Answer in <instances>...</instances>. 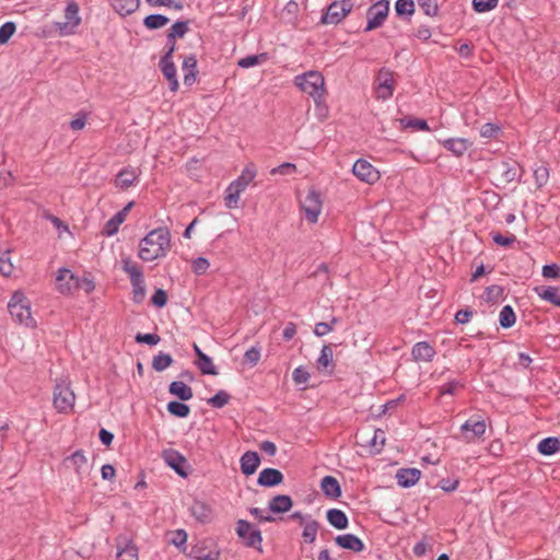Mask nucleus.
Masks as SVG:
<instances>
[{
	"label": "nucleus",
	"mask_w": 560,
	"mask_h": 560,
	"mask_svg": "<svg viewBox=\"0 0 560 560\" xmlns=\"http://www.w3.org/2000/svg\"><path fill=\"white\" fill-rule=\"evenodd\" d=\"M388 12H389V1L388 0H380L376 3H374L373 5H371L366 12L368 23L364 28V32H370V31L381 27L384 24L387 15H388Z\"/></svg>",
	"instance_id": "6e6552de"
},
{
	"label": "nucleus",
	"mask_w": 560,
	"mask_h": 560,
	"mask_svg": "<svg viewBox=\"0 0 560 560\" xmlns=\"http://www.w3.org/2000/svg\"><path fill=\"white\" fill-rule=\"evenodd\" d=\"M66 460H69L72 463V465L75 468V472L78 475L82 474V468L88 463V459L82 450L75 451L73 454H71L69 457H67Z\"/></svg>",
	"instance_id": "49530a36"
},
{
	"label": "nucleus",
	"mask_w": 560,
	"mask_h": 560,
	"mask_svg": "<svg viewBox=\"0 0 560 560\" xmlns=\"http://www.w3.org/2000/svg\"><path fill=\"white\" fill-rule=\"evenodd\" d=\"M184 84L191 86L197 79V58L194 54L186 56L183 60Z\"/></svg>",
	"instance_id": "aec40b11"
},
{
	"label": "nucleus",
	"mask_w": 560,
	"mask_h": 560,
	"mask_svg": "<svg viewBox=\"0 0 560 560\" xmlns=\"http://www.w3.org/2000/svg\"><path fill=\"white\" fill-rule=\"evenodd\" d=\"M8 310L10 315H23L24 312L31 315V302L23 292L16 291L8 303Z\"/></svg>",
	"instance_id": "dca6fc26"
},
{
	"label": "nucleus",
	"mask_w": 560,
	"mask_h": 560,
	"mask_svg": "<svg viewBox=\"0 0 560 560\" xmlns=\"http://www.w3.org/2000/svg\"><path fill=\"white\" fill-rule=\"evenodd\" d=\"M283 474L276 468H265L259 472L257 483L261 487L272 488L282 483Z\"/></svg>",
	"instance_id": "a211bd4d"
},
{
	"label": "nucleus",
	"mask_w": 560,
	"mask_h": 560,
	"mask_svg": "<svg viewBox=\"0 0 560 560\" xmlns=\"http://www.w3.org/2000/svg\"><path fill=\"white\" fill-rule=\"evenodd\" d=\"M138 175L133 168H124L117 174L115 185L121 189H127L135 184Z\"/></svg>",
	"instance_id": "473e14b6"
},
{
	"label": "nucleus",
	"mask_w": 560,
	"mask_h": 560,
	"mask_svg": "<svg viewBox=\"0 0 560 560\" xmlns=\"http://www.w3.org/2000/svg\"><path fill=\"white\" fill-rule=\"evenodd\" d=\"M318 528H319V523L316 520H312V518L308 520L305 523V526H304V529L302 533V537H303L304 541L307 544H313L316 539Z\"/></svg>",
	"instance_id": "37998d69"
},
{
	"label": "nucleus",
	"mask_w": 560,
	"mask_h": 560,
	"mask_svg": "<svg viewBox=\"0 0 560 560\" xmlns=\"http://www.w3.org/2000/svg\"><path fill=\"white\" fill-rule=\"evenodd\" d=\"M486 433V422L479 418L471 417L460 425V435L457 439L465 443H474Z\"/></svg>",
	"instance_id": "9d476101"
},
{
	"label": "nucleus",
	"mask_w": 560,
	"mask_h": 560,
	"mask_svg": "<svg viewBox=\"0 0 560 560\" xmlns=\"http://www.w3.org/2000/svg\"><path fill=\"white\" fill-rule=\"evenodd\" d=\"M174 363V359L171 354L159 352L152 359V369L155 372H163Z\"/></svg>",
	"instance_id": "4c0bfd02"
},
{
	"label": "nucleus",
	"mask_w": 560,
	"mask_h": 560,
	"mask_svg": "<svg viewBox=\"0 0 560 560\" xmlns=\"http://www.w3.org/2000/svg\"><path fill=\"white\" fill-rule=\"evenodd\" d=\"M329 368V373H332L335 364L332 360V349L330 346L325 345L322 348L320 355L317 359L318 371H324Z\"/></svg>",
	"instance_id": "72a5a7b5"
},
{
	"label": "nucleus",
	"mask_w": 560,
	"mask_h": 560,
	"mask_svg": "<svg viewBox=\"0 0 560 560\" xmlns=\"http://www.w3.org/2000/svg\"><path fill=\"white\" fill-rule=\"evenodd\" d=\"M171 544L180 550L185 551L186 541H187V533L184 529H177L172 533Z\"/></svg>",
	"instance_id": "864d4df0"
},
{
	"label": "nucleus",
	"mask_w": 560,
	"mask_h": 560,
	"mask_svg": "<svg viewBox=\"0 0 560 560\" xmlns=\"http://www.w3.org/2000/svg\"><path fill=\"white\" fill-rule=\"evenodd\" d=\"M327 521L336 529H346L349 525V520L346 513L338 509H330L326 513Z\"/></svg>",
	"instance_id": "c85d7f7f"
},
{
	"label": "nucleus",
	"mask_w": 560,
	"mask_h": 560,
	"mask_svg": "<svg viewBox=\"0 0 560 560\" xmlns=\"http://www.w3.org/2000/svg\"><path fill=\"white\" fill-rule=\"evenodd\" d=\"M337 322L338 317H332L330 323H317L315 325L314 334L318 337L327 335L334 329V326L337 324Z\"/></svg>",
	"instance_id": "680f3d73"
},
{
	"label": "nucleus",
	"mask_w": 560,
	"mask_h": 560,
	"mask_svg": "<svg viewBox=\"0 0 560 560\" xmlns=\"http://www.w3.org/2000/svg\"><path fill=\"white\" fill-rule=\"evenodd\" d=\"M537 450L541 455H553L560 452V440L555 436L545 438L538 443Z\"/></svg>",
	"instance_id": "2f4dec72"
},
{
	"label": "nucleus",
	"mask_w": 560,
	"mask_h": 560,
	"mask_svg": "<svg viewBox=\"0 0 560 560\" xmlns=\"http://www.w3.org/2000/svg\"><path fill=\"white\" fill-rule=\"evenodd\" d=\"M535 183L538 187H542L547 184L549 178V170L545 165H540L534 171Z\"/></svg>",
	"instance_id": "4d7b16f0"
},
{
	"label": "nucleus",
	"mask_w": 560,
	"mask_h": 560,
	"mask_svg": "<svg viewBox=\"0 0 560 560\" xmlns=\"http://www.w3.org/2000/svg\"><path fill=\"white\" fill-rule=\"evenodd\" d=\"M423 13L428 16H436L439 13L438 0H417Z\"/></svg>",
	"instance_id": "3c124183"
},
{
	"label": "nucleus",
	"mask_w": 560,
	"mask_h": 560,
	"mask_svg": "<svg viewBox=\"0 0 560 560\" xmlns=\"http://www.w3.org/2000/svg\"><path fill=\"white\" fill-rule=\"evenodd\" d=\"M74 402L75 395L71 389L70 382L67 380L57 381L52 393V404L57 411L68 413L72 411Z\"/></svg>",
	"instance_id": "20e7f679"
},
{
	"label": "nucleus",
	"mask_w": 560,
	"mask_h": 560,
	"mask_svg": "<svg viewBox=\"0 0 560 560\" xmlns=\"http://www.w3.org/2000/svg\"><path fill=\"white\" fill-rule=\"evenodd\" d=\"M140 5V0H115L114 10L121 16L133 13Z\"/></svg>",
	"instance_id": "f704fd0d"
},
{
	"label": "nucleus",
	"mask_w": 560,
	"mask_h": 560,
	"mask_svg": "<svg viewBox=\"0 0 560 560\" xmlns=\"http://www.w3.org/2000/svg\"><path fill=\"white\" fill-rule=\"evenodd\" d=\"M503 295V288L497 284L488 287L483 294L481 295V300L487 303H498Z\"/></svg>",
	"instance_id": "c03bdc74"
},
{
	"label": "nucleus",
	"mask_w": 560,
	"mask_h": 560,
	"mask_svg": "<svg viewBox=\"0 0 560 560\" xmlns=\"http://www.w3.org/2000/svg\"><path fill=\"white\" fill-rule=\"evenodd\" d=\"M335 544L346 550L361 552L364 550V542L354 534H342L334 538Z\"/></svg>",
	"instance_id": "f3484780"
},
{
	"label": "nucleus",
	"mask_w": 560,
	"mask_h": 560,
	"mask_svg": "<svg viewBox=\"0 0 560 560\" xmlns=\"http://www.w3.org/2000/svg\"><path fill=\"white\" fill-rule=\"evenodd\" d=\"M16 26L13 22H5L0 26V45L7 44L15 33Z\"/></svg>",
	"instance_id": "603ef678"
},
{
	"label": "nucleus",
	"mask_w": 560,
	"mask_h": 560,
	"mask_svg": "<svg viewBox=\"0 0 560 560\" xmlns=\"http://www.w3.org/2000/svg\"><path fill=\"white\" fill-rule=\"evenodd\" d=\"M295 384H305L310 378V373L302 366L296 368L292 373Z\"/></svg>",
	"instance_id": "774afa93"
},
{
	"label": "nucleus",
	"mask_w": 560,
	"mask_h": 560,
	"mask_svg": "<svg viewBox=\"0 0 560 560\" xmlns=\"http://www.w3.org/2000/svg\"><path fill=\"white\" fill-rule=\"evenodd\" d=\"M421 471L417 468H400L396 472L397 483L402 488L415 486L420 479Z\"/></svg>",
	"instance_id": "412c9836"
},
{
	"label": "nucleus",
	"mask_w": 560,
	"mask_h": 560,
	"mask_svg": "<svg viewBox=\"0 0 560 560\" xmlns=\"http://www.w3.org/2000/svg\"><path fill=\"white\" fill-rule=\"evenodd\" d=\"M536 293L540 299L547 301L558 307H560V288L559 287H537L535 288Z\"/></svg>",
	"instance_id": "bb28decb"
},
{
	"label": "nucleus",
	"mask_w": 560,
	"mask_h": 560,
	"mask_svg": "<svg viewBox=\"0 0 560 560\" xmlns=\"http://www.w3.org/2000/svg\"><path fill=\"white\" fill-rule=\"evenodd\" d=\"M170 52L171 51L164 52V55L162 56V58L159 62V67L162 71L163 75L170 83V90L172 92H177L178 88H179V83L177 80L176 67L173 61V58H171V56H170Z\"/></svg>",
	"instance_id": "2eb2a0df"
},
{
	"label": "nucleus",
	"mask_w": 560,
	"mask_h": 560,
	"mask_svg": "<svg viewBox=\"0 0 560 560\" xmlns=\"http://www.w3.org/2000/svg\"><path fill=\"white\" fill-rule=\"evenodd\" d=\"M240 463L242 474L248 477L255 474L260 465V456L257 452L247 451L242 455Z\"/></svg>",
	"instance_id": "6ab92c4d"
},
{
	"label": "nucleus",
	"mask_w": 560,
	"mask_h": 560,
	"mask_svg": "<svg viewBox=\"0 0 560 560\" xmlns=\"http://www.w3.org/2000/svg\"><path fill=\"white\" fill-rule=\"evenodd\" d=\"M464 387V384L459 381H451L440 387L441 395H454L458 388Z\"/></svg>",
	"instance_id": "0e129e2a"
},
{
	"label": "nucleus",
	"mask_w": 560,
	"mask_h": 560,
	"mask_svg": "<svg viewBox=\"0 0 560 560\" xmlns=\"http://www.w3.org/2000/svg\"><path fill=\"white\" fill-rule=\"evenodd\" d=\"M135 340L137 343H145L149 346H155L161 341V337L156 334H141L138 332L135 336Z\"/></svg>",
	"instance_id": "13d9d810"
},
{
	"label": "nucleus",
	"mask_w": 560,
	"mask_h": 560,
	"mask_svg": "<svg viewBox=\"0 0 560 560\" xmlns=\"http://www.w3.org/2000/svg\"><path fill=\"white\" fill-rule=\"evenodd\" d=\"M260 360V347L254 346L244 353V363L252 366L256 365Z\"/></svg>",
	"instance_id": "6e6d98bb"
},
{
	"label": "nucleus",
	"mask_w": 560,
	"mask_h": 560,
	"mask_svg": "<svg viewBox=\"0 0 560 560\" xmlns=\"http://www.w3.org/2000/svg\"><path fill=\"white\" fill-rule=\"evenodd\" d=\"M352 8L353 4L351 0L334 1L328 5L320 22L323 24H338L352 11Z\"/></svg>",
	"instance_id": "0eeeda50"
},
{
	"label": "nucleus",
	"mask_w": 560,
	"mask_h": 560,
	"mask_svg": "<svg viewBox=\"0 0 560 560\" xmlns=\"http://www.w3.org/2000/svg\"><path fill=\"white\" fill-rule=\"evenodd\" d=\"M499 0H472V7L476 12L483 13L494 9Z\"/></svg>",
	"instance_id": "5fc2aeb1"
},
{
	"label": "nucleus",
	"mask_w": 560,
	"mask_h": 560,
	"mask_svg": "<svg viewBox=\"0 0 560 560\" xmlns=\"http://www.w3.org/2000/svg\"><path fill=\"white\" fill-rule=\"evenodd\" d=\"M191 515L200 523H208L211 520L210 506L199 500H195L190 506Z\"/></svg>",
	"instance_id": "cd10ccee"
},
{
	"label": "nucleus",
	"mask_w": 560,
	"mask_h": 560,
	"mask_svg": "<svg viewBox=\"0 0 560 560\" xmlns=\"http://www.w3.org/2000/svg\"><path fill=\"white\" fill-rule=\"evenodd\" d=\"M376 93L377 97L387 100L392 97L394 93V74L388 69H381L376 77Z\"/></svg>",
	"instance_id": "f8f14e48"
},
{
	"label": "nucleus",
	"mask_w": 560,
	"mask_h": 560,
	"mask_svg": "<svg viewBox=\"0 0 560 560\" xmlns=\"http://www.w3.org/2000/svg\"><path fill=\"white\" fill-rule=\"evenodd\" d=\"M170 22V19L162 14H150L144 18L143 25L148 30H158L165 26Z\"/></svg>",
	"instance_id": "a19ab883"
},
{
	"label": "nucleus",
	"mask_w": 560,
	"mask_h": 560,
	"mask_svg": "<svg viewBox=\"0 0 560 560\" xmlns=\"http://www.w3.org/2000/svg\"><path fill=\"white\" fill-rule=\"evenodd\" d=\"M167 411L177 418H186L190 413V407L182 400H172L166 406Z\"/></svg>",
	"instance_id": "58836bf2"
},
{
	"label": "nucleus",
	"mask_w": 560,
	"mask_h": 560,
	"mask_svg": "<svg viewBox=\"0 0 560 560\" xmlns=\"http://www.w3.org/2000/svg\"><path fill=\"white\" fill-rule=\"evenodd\" d=\"M236 535L246 547L254 548L262 552V536L260 529L256 528L250 522L238 520L235 527Z\"/></svg>",
	"instance_id": "39448f33"
},
{
	"label": "nucleus",
	"mask_w": 560,
	"mask_h": 560,
	"mask_svg": "<svg viewBox=\"0 0 560 560\" xmlns=\"http://www.w3.org/2000/svg\"><path fill=\"white\" fill-rule=\"evenodd\" d=\"M300 205L306 220L311 223H316L322 211L319 192L314 188L308 189L306 195L300 199Z\"/></svg>",
	"instance_id": "423d86ee"
},
{
	"label": "nucleus",
	"mask_w": 560,
	"mask_h": 560,
	"mask_svg": "<svg viewBox=\"0 0 560 560\" xmlns=\"http://www.w3.org/2000/svg\"><path fill=\"white\" fill-rule=\"evenodd\" d=\"M131 285H132L133 300L137 303L142 302L145 296L144 279L131 282Z\"/></svg>",
	"instance_id": "bf43d9fd"
},
{
	"label": "nucleus",
	"mask_w": 560,
	"mask_h": 560,
	"mask_svg": "<svg viewBox=\"0 0 560 560\" xmlns=\"http://www.w3.org/2000/svg\"><path fill=\"white\" fill-rule=\"evenodd\" d=\"M385 432L382 429H375L369 444L372 453H380L385 445Z\"/></svg>",
	"instance_id": "a18cd8bd"
},
{
	"label": "nucleus",
	"mask_w": 560,
	"mask_h": 560,
	"mask_svg": "<svg viewBox=\"0 0 560 560\" xmlns=\"http://www.w3.org/2000/svg\"><path fill=\"white\" fill-rule=\"evenodd\" d=\"M293 506V500L290 495L287 494H277L275 495L268 504L269 511L272 513H285L290 511Z\"/></svg>",
	"instance_id": "5701e85b"
},
{
	"label": "nucleus",
	"mask_w": 560,
	"mask_h": 560,
	"mask_svg": "<svg viewBox=\"0 0 560 560\" xmlns=\"http://www.w3.org/2000/svg\"><path fill=\"white\" fill-rule=\"evenodd\" d=\"M124 547L120 542L117 544L118 560H138V547L128 539H124Z\"/></svg>",
	"instance_id": "7c9ffc66"
},
{
	"label": "nucleus",
	"mask_w": 560,
	"mask_h": 560,
	"mask_svg": "<svg viewBox=\"0 0 560 560\" xmlns=\"http://www.w3.org/2000/svg\"><path fill=\"white\" fill-rule=\"evenodd\" d=\"M122 270L129 276L130 282L144 279L141 267L130 257L121 260Z\"/></svg>",
	"instance_id": "c756f323"
},
{
	"label": "nucleus",
	"mask_w": 560,
	"mask_h": 560,
	"mask_svg": "<svg viewBox=\"0 0 560 560\" xmlns=\"http://www.w3.org/2000/svg\"><path fill=\"white\" fill-rule=\"evenodd\" d=\"M255 166L252 164L247 165L242 171V174L228 186L225 191V206L229 209L237 207L241 192H243L246 189V187L255 178Z\"/></svg>",
	"instance_id": "7ed1b4c3"
},
{
	"label": "nucleus",
	"mask_w": 560,
	"mask_h": 560,
	"mask_svg": "<svg viewBox=\"0 0 560 560\" xmlns=\"http://www.w3.org/2000/svg\"><path fill=\"white\" fill-rule=\"evenodd\" d=\"M434 348L427 341L417 342L411 350V355L415 361L430 362L435 355Z\"/></svg>",
	"instance_id": "4be33fe9"
},
{
	"label": "nucleus",
	"mask_w": 560,
	"mask_h": 560,
	"mask_svg": "<svg viewBox=\"0 0 560 560\" xmlns=\"http://www.w3.org/2000/svg\"><path fill=\"white\" fill-rule=\"evenodd\" d=\"M295 85L304 93L308 94L316 104L323 100L325 92V80L318 71H307L294 78Z\"/></svg>",
	"instance_id": "f03ea898"
},
{
	"label": "nucleus",
	"mask_w": 560,
	"mask_h": 560,
	"mask_svg": "<svg viewBox=\"0 0 560 560\" xmlns=\"http://www.w3.org/2000/svg\"><path fill=\"white\" fill-rule=\"evenodd\" d=\"M296 171V166L293 163H282L281 165L273 167L270 171L271 175H291Z\"/></svg>",
	"instance_id": "e2e57ef3"
},
{
	"label": "nucleus",
	"mask_w": 560,
	"mask_h": 560,
	"mask_svg": "<svg viewBox=\"0 0 560 560\" xmlns=\"http://www.w3.org/2000/svg\"><path fill=\"white\" fill-rule=\"evenodd\" d=\"M65 22L56 23L57 30L61 36L72 35L75 32V28L81 23V18L79 15V5L74 1L68 2L65 9Z\"/></svg>",
	"instance_id": "1a4fd4ad"
},
{
	"label": "nucleus",
	"mask_w": 560,
	"mask_h": 560,
	"mask_svg": "<svg viewBox=\"0 0 560 560\" xmlns=\"http://www.w3.org/2000/svg\"><path fill=\"white\" fill-rule=\"evenodd\" d=\"M404 127L413 128L418 130H430L428 122L419 118H405L401 120Z\"/></svg>",
	"instance_id": "052dcab7"
},
{
	"label": "nucleus",
	"mask_w": 560,
	"mask_h": 560,
	"mask_svg": "<svg viewBox=\"0 0 560 560\" xmlns=\"http://www.w3.org/2000/svg\"><path fill=\"white\" fill-rule=\"evenodd\" d=\"M231 399L225 390H219L214 396L210 397L207 402L213 408L224 407Z\"/></svg>",
	"instance_id": "8fccbe9b"
},
{
	"label": "nucleus",
	"mask_w": 560,
	"mask_h": 560,
	"mask_svg": "<svg viewBox=\"0 0 560 560\" xmlns=\"http://www.w3.org/2000/svg\"><path fill=\"white\" fill-rule=\"evenodd\" d=\"M162 457L164 462L173 469L175 472L186 478L188 476V471L185 469L187 465V459L183 454H180L178 451L170 448L165 450L162 453Z\"/></svg>",
	"instance_id": "4468645a"
},
{
	"label": "nucleus",
	"mask_w": 560,
	"mask_h": 560,
	"mask_svg": "<svg viewBox=\"0 0 560 560\" xmlns=\"http://www.w3.org/2000/svg\"><path fill=\"white\" fill-rule=\"evenodd\" d=\"M171 248V233L166 228L149 232L139 243V257L143 261H153L166 256Z\"/></svg>",
	"instance_id": "f257e3e1"
},
{
	"label": "nucleus",
	"mask_w": 560,
	"mask_h": 560,
	"mask_svg": "<svg viewBox=\"0 0 560 560\" xmlns=\"http://www.w3.org/2000/svg\"><path fill=\"white\" fill-rule=\"evenodd\" d=\"M209 266H210V264H209L208 259H206L203 257H198L197 259H195L192 261V271L196 275H203L208 270Z\"/></svg>",
	"instance_id": "338daca9"
},
{
	"label": "nucleus",
	"mask_w": 560,
	"mask_h": 560,
	"mask_svg": "<svg viewBox=\"0 0 560 560\" xmlns=\"http://www.w3.org/2000/svg\"><path fill=\"white\" fill-rule=\"evenodd\" d=\"M196 365L203 375H217L218 371L213 365L212 359L205 354L200 355L199 359H196Z\"/></svg>",
	"instance_id": "79ce46f5"
},
{
	"label": "nucleus",
	"mask_w": 560,
	"mask_h": 560,
	"mask_svg": "<svg viewBox=\"0 0 560 560\" xmlns=\"http://www.w3.org/2000/svg\"><path fill=\"white\" fill-rule=\"evenodd\" d=\"M67 277H70L72 284H77V289L83 290L85 293H90L95 289L94 279L91 273L85 272L82 277H78L69 269L61 268L56 280H66Z\"/></svg>",
	"instance_id": "ddd939ff"
},
{
	"label": "nucleus",
	"mask_w": 560,
	"mask_h": 560,
	"mask_svg": "<svg viewBox=\"0 0 560 560\" xmlns=\"http://www.w3.org/2000/svg\"><path fill=\"white\" fill-rule=\"evenodd\" d=\"M189 31V21H177L168 30L166 40L172 42L176 38H183Z\"/></svg>",
	"instance_id": "c9c22d12"
},
{
	"label": "nucleus",
	"mask_w": 560,
	"mask_h": 560,
	"mask_svg": "<svg viewBox=\"0 0 560 560\" xmlns=\"http://www.w3.org/2000/svg\"><path fill=\"white\" fill-rule=\"evenodd\" d=\"M395 11L397 15L411 16L415 13L413 0H397L395 3Z\"/></svg>",
	"instance_id": "09e8293b"
},
{
	"label": "nucleus",
	"mask_w": 560,
	"mask_h": 560,
	"mask_svg": "<svg viewBox=\"0 0 560 560\" xmlns=\"http://www.w3.org/2000/svg\"><path fill=\"white\" fill-rule=\"evenodd\" d=\"M498 167L504 183H511L520 175V167L516 163L502 162Z\"/></svg>",
	"instance_id": "e433bc0d"
},
{
	"label": "nucleus",
	"mask_w": 560,
	"mask_h": 560,
	"mask_svg": "<svg viewBox=\"0 0 560 560\" xmlns=\"http://www.w3.org/2000/svg\"><path fill=\"white\" fill-rule=\"evenodd\" d=\"M168 393L182 401L189 400L194 396L191 387L182 381H173L168 385Z\"/></svg>",
	"instance_id": "a878e982"
},
{
	"label": "nucleus",
	"mask_w": 560,
	"mask_h": 560,
	"mask_svg": "<svg viewBox=\"0 0 560 560\" xmlns=\"http://www.w3.org/2000/svg\"><path fill=\"white\" fill-rule=\"evenodd\" d=\"M441 144L456 156H462L468 150L470 143L465 138H450L441 141Z\"/></svg>",
	"instance_id": "393cba45"
},
{
	"label": "nucleus",
	"mask_w": 560,
	"mask_h": 560,
	"mask_svg": "<svg viewBox=\"0 0 560 560\" xmlns=\"http://www.w3.org/2000/svg\"><path fill=\"white\" fill-rule=\"evenodd\" d=\"M353 175L361 182L374 184L380 179V172L366 160L359 159L352 166Z\"/></svg>",
	"instance_id": "9b49d317"
},
{
	"label": "nucleus",
	"mask_w": 560,
	"mask_h": 560,
	"mask_svg": "<svg viewBox=\"0 0 560 560\" xmlns=\"http://www.w3.org/2000/svg\"><path fill=\"white\" fill-rule=\"evenodd\" d=\"M499 126L491 122H487L481 126L480 136L483 138H493L499 133Z\"/></svg>",
	"instance_id": "69168bd1"
},
{
	"label": "nucleus",
	"mask_w": 560,
	"mask_h": 560,
	"mask_svg": "<svg viewBox=\"0 0 560 560\" xmlns=\"http://www.w3.org/2000/svg\"><path fill=\"white\" fill-rule=\"evenodd\" d=\"M323 493L329 499H338L341 497V487L339 481L332 476H325L320 481Z\"/></svg>",
	"instance_id": "b1692460"
},
{
	"label": "nucleus",
	"mask_w": 560,
	"mask_h": 560,
	"mask_svg": "<svg viewBox=\"0 0 560 560\" xmlns=\"http://www.w3.org/2000/svg\"><path fill=\"white\" fill-rule=\"evenodd\" d=\"M125 221L124 212H117L104 225L102 233L106 236H113L118 232L119 225Z\"/></svg>",
	"instance_id": "ea45409f"
},
{
	"label": "nucleus",
	"mask_w": 560,
	"mask_h": 560,
	"mask_svg": "<svg viewBox=\"0 0 560 560\" xmlns=\"http://www.w3.org/2000/svg\"><path fill=\"white\" fill-rule=\"evenodd\" d=\"M267 60V54L249 55L238 60L241 68L247 69Z\"/></svg>",
	"instance_id": "de8ad7c7"
}]
</instances>
